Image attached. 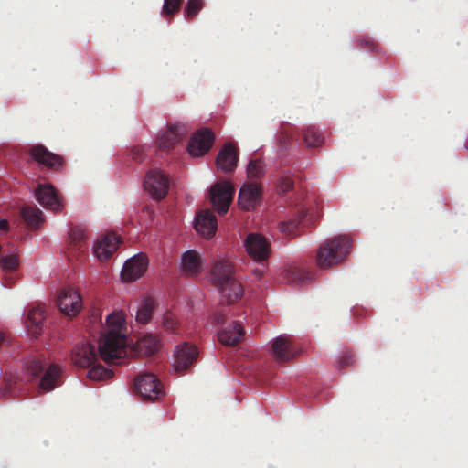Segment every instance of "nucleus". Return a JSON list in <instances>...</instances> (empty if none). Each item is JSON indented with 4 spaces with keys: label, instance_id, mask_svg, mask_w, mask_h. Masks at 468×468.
Returning a JSON list of instances; mask_svg holds the SVG:
<instances>
[{
    "label": "nucleus",
    "instance_id": "obj_1",
    "mask_svg": "<svg viewBox=\"0 0 468 468\" xmlns=\"http://www.w3.org/2000/svg\"><path fill=\"white\" fill-rule=\"evenodd\" d=\"M107 323L113 328L102 337L99 345L100 356L106 363L121 364L127 354V338L120 332L124 318L122 314L113 313L107 316Z\"/></svg>",
    "mask_w": 468,
    "mask_h": 468
},
{
    "label": "nucleus",
    "instance_id": "obj_2",
    "mask_svg": "<svg viewBox=\"0 0 468 468\" xmlns=\"http://www.w3.org/2000/svg\"><path fill=\"white\" fill-rule=\"evenodd\" d=\"M211 279L227 303H233L242 297L243 286L234 278L232 266L228 260H218L214 263Z\"/></svg>",
    "mask_w": 468,
    "mask_h": 468
},
{
    "label": "nucleus",
    "instance_id": "obj_3",
    "mask_svg": "<svg viewBox=\"0 0 468 468\" xmlns=\"http://www.w3.org/2000/svg\"><path fill=\"white\" fill-rule=\"evenodd\" d=\"M351 240L346 236H336L321 243L317 249L315 262L322 270H327L342 262L349 254Z\"/></svg>",
    "mask_w": 468,
    "mask_h": 468
},
{
    "label": "nucleus",
    "instance_id": "obj_4",
    "mask_svg": "<svg viewBox=\"0 0 468 468\" xmlns=\"http://www.w3.org/2000/svg\"><path fill=\"white\" fill-rule=\"evenodd\" d=\"M133 388L144 399L154 400L163 394V385L153 373L138 375L133 381Z\"/></svg>",
    "mask_w": 468,
    "mask_h": 468
},
{
    "label": "nucleus",
    "instance_id": "obj_5",
    "mask_svg": "<svg viewBox=\"0 0 468 468\" xmlns=\"http://www.w3.org/2000/svg\"><path fill=\"white\" fill-rule=\"evenodd\" d=\"M234 196V186L229 181L214 184L210 188V200L219 215L229 211Z\"/></svg>",
    "mask_w": 468,
    "mask_h": 468
},
{
    "label": "nucleus",
    "instance_id": "obj_6",
    "mask_svg": "<svg viewBox=\"0 0 468 468\" xmlns=\"http://www.w3.org/2000/svg\"><path fill=\"white\" fill-rule=\"evenodd\" d=\"M248 254L257 262L262 263L268 260L271 254V244L261 234L250 233L244 241Z\"/></svg>",
    "mask_w": 468,
    "mask_h": 468
},
{
    "label": "nucleus",
    "instance_id": "obj_7",
    "mask_svg": "<svg viewBox=\"0 0 468 468\" xmlns=\"http://www.w3.org/2000/svg\"><path fill=\"white\" fill-rule=\"evenodd\" d=\"M28 154L32 160L45 166L48 170L58 172L64 166V158L50 152L42 144L31 146Z\"/></svg>",
    "mask_w": 468,
    "mask_h": 468
},
{
    "label": "nucleus",
    "instance_id": "obj_8",
    "mask_svg": "<svg viewBox=\"0 0 468 468\" xmlns=\"http://www.w3.org/2000/svg\"><path fill=\"white\" fill-rule=\"evenodd\" d=\"M144 189L156 200L165 198L169 189L167 176L159 170L148 172L144 182Z\"/></svg>",
    "mask_w": 468,
    "mask_h": 468
},
{
    "label": "nucleus",
    "instance_id": "obj_9",
    "mask_svg": "<svg viewBox=\"0 0 468 468\" xmlns=\"http://www.w3.org/2000/svg\"><path fill=\"white\" fill-rule=\"evenodd\" d=\"M57 304L65 315L76 316L82 308V302L80 293L72 288L67 287L60 291Z\"/></svg>",
    "mask_w": 468,
    "mask_h": 468
},
{
    "label": "nucleus",
    "instance_id": "obj_10",
    "mask_svg": "<svg viewBox=\"0 0 468 468\" xmlns=\"http://www.w3.org/2000/svg\"><path fill=\"white\" fill-rule=\"evenodd\" d=\"M148 266V258L139 253L128 260L122 270L121 277L123 282H133L143 276Z\"/></svg>",
    "mask_w": 468,
    "mask_h": 468
},
{
    "label": "nucleus",
    "instance_id": "obj_11",
    "mask_svg": "<svg viewBox=\"0 0 468 468\" xmlns=\"http://www.w3.org/2000/svg\"><path fill=\"white\" fill-rule=\"evenodd\" d=\"M271 354L278 362H287L298 355V349L288 335H280L272 343Z\"/></svg>",
    "mask_w": 468,
    "mask_h": 468
},
{
    "label": "nucleus",
    "instance_id": "obj_12",
    "mask_svg": "<svg viewBox=\"0 0 468 468\" xmlns=\"http://www.w3.org/2000/svg\"><path fill=\"white\" fill-rule=\"evenodd\" d=\"M215 140L214 133L205 128L197 131L188 144V153L193 156H201L211 148Z\"/></svg>",
    "mask_w": 468,
    "mask_h": 468
},
{
    "label": "nucleus",
    "instance_id": "obj_13",
    "mask_svg": "<svg viewBox=\"0 0 468 468\" xmlns=\"http://www.w3.org/2000/svg\"><path fill=\"white\" fill-rule=\"evenodd\" d=\"M198 351L196 346L184 343L175 350L174 367L176 372L186 370L197 358Z\"/></svg>",
    "mask_w": 468,
    "mask_h": 468
},
{
    "label": "nucleus",
    "instance_id": "obj_14",
    "mask_svg": "<svg viewBox=\"0 0 468 468\" xmlns=\"http://www.w3.org/2000/svg\"><path fill=\"white\" fill-rule=\"evenodd\" d=\"M261 197V189L256 183H246L239 190L238 203L241 209L250 211L256 207Z\"/></svg>",
    "mask_w": 468,
    "mask_h": 468
},
{
    "label": "nucleus",
    "instance_id": "obj_15",
    "mask_svg": "<svg viewBox=\"0 0 468 468\" xmlns=\"http://www.w3.org/2000/svg\"><path fill=\"white\" fill-rule=\"evenodd\" d=\"M239 160V149L234 144L229 143L225 144L219 151L217 158L216 165L218 169L224 173H230L237 167Z\"/></svg>",
    "mask_w": 468,
    "mask_h": 468
},
{
    "label": "nucleus",
    "instance_id": "obj_16",
    "mask_svg": "<svg viewBox=\"0 0 468 468\" xmlns=\"http://www.w3.org/2000/svg\"><path fill=\"white\" fill-rule=\"evenodd\" d=\"M35 195L37 201L47 209L58 211L62 207L61 198L51 185H39Z\"/></svg>",
    "mask_w": 468,
    "mask_h": 468
},
{
    "label": "nucleus",
    "instance_id": "obj_17",
    "mask_svg": "<svg viewBox=\"0 0 468 468\" xmlns=\"http://www.w3.org/2000/svg\"><path fill=\"white\" fill-rule=\"evenodd\" d=\"M69 257L82 254L88 249V232L86 227L82 225H75L69 230Z\"/></svg>",
    "mask_w": 468,
    "mask_h": 468
},
{
    "label": "nucleus",
    "instance_id": "obj_18",
    "mask_svg": "<svg viewBox=\"0 0 468 468\" xmlns=\"http://www.w3.org/2000/svg\"><path fill=\"white\" fill-rule=\"evenodd\" d=\"M71 359L78 367H90L98 360L96 348L89 343H80L75 346Z\"/></svg>",
    "mask_w": 468,
    "mask_h": 468
},
{
    "label": "nucleus",
    "instance_id": "obj_19",
    "mask_svg": "<svg viewBox=\"0 0 468 468\" xmlns=\"http://www.w3.org/2000/svg\"><path fill=\"white\" fill-rule=\"evenodd\" d=\"M186 135V128L183 124L168 126L157 139L158 147L163 151H169Z\"/></svg>",
    "mask_w": 468,
    "mask_h": 468
},
{
    "label": "nucleus",
    "instance_id": "obj_20",
    "mask_svg": "<svg viewBox=\"0 0 468 468\" xmlns=\"http://www.w3.org/2000/svg\"><path fill=\"white\" fill-rule=\"evenodd\" d=\"M120 243V237L109 233L96 242L93 252L100 261H107L117 250Z\"/></svg>",
    "mask_w": 468,
    "mask_h": 468
},
{
    "label": "nucleus",
    "instance_id": "obj_21",
    "mask_svg": "<svg viewBox=\"0 0 468 468\" xmlns=\"http://www.w3.org/2000/svg\"><path fill=\"white\" fill-rule=\"evenodd\" d=\"M42 374L39 383L40 392L52 391L62 384V367L59 365H48Z\"/></svg>",
    "mask_w": 468,
    "mask_h": 468
},
{
    "label": "nucleus",
    "instance_id": "obj_22",
    "mask_svg": "<svg viewBox=\"0 0 468 468\" xmlns=\"http://www.w3.org/2000/svg\"><path fill=\"white\" fill-rule=\"evenodd\" d=\"M196 230L206 238H211L218 229L217 218L210 210L200 211L195 219Z\"/></svg>",
    "mask_w": 468,
    "mask_h": 468
},
{
    "label": "nucleus",
    "instance_id": "obj_23",
    "mask_svg": "<svg viewBox=\"0 0 468 468\" xmlns=\"http://www.w3.org/2000/svg\"><path fill=\"white\" fill-rule=\"evenodd\" d=\"M243 335V327L239 323L234 322L229 327L224 328L218 333V340L225 346H236L240 342Z\"/></svg>",
    "mask_w": 468,
    "mask_h": 468
},
{
    "label": "nucleus",
    "instance_id": "obj_24",
    "mask_svg": "<svg viewBox=\"0 0 468 468\" xmlns=\"http://www.w3.org/2000/svg\"><path fill=\"white\" fill-rule=\"evenodd\" d=\"M184 272L188 275H197L201 272V260L196 250L186 251L181 258Z\"/></svg>",
    "mask_w": 468,
    "mask_h": 468
},
{
    "label": "nucleus",
    "instance_id": "obj_25",
    "mask_svg": "<svg viewBox=\"0 0 468 468\" xmlns=\"http://www.w3.org/2000/svg\"><path fill=\"white\" fill-rule=\"evenodd\" d=\"M46 318L45 309L41 306L32 308L27 314V327L31 334L39 335Z\"/></svg>",
    "mask_w": 468,
    "mask_h": 468
},
{
    "label": "nucleus",
    "instance_id": "obj_26",
    "mask_svg": "<svg viewBox=\"0 0 468 468\" xmlns=\"http://www.w3.org/2000/svg\"><path fill=\"white\" fill-rule=\"evenodd\" d=\"M160 346V340L154 335H144L137 341V349L145 356L154 354Z\"/></svg>",
    "mask_w": 468,
    "mask_h": 468
},
{
    "label": "nucleus",
    "instance_id": "obj_27",
    "mask_svg": "<svg viewBox=\"0 0 468 468\" xmlns=\"http://www.w3.org/2000/svg\"><path fill=\"white\" fill-rule=\"evenodd\" d=\"M21 216L31 228H37L42 220V211L37 207L27 206L22 207Z\"/></svg>",
    "mask_w": 468,
    "mask_h": 468
},
{
    "label": "nucleus",
    "instance_id": "obj_28",
    "mask_svg": "<svg viewBox=\"0 0 468 468\" xmlns=\"http://www.w3.org/2000/svg\"><path fill=\"white\" fill-rule=\"evenodd\" d=\"M154 302L152 298L144 299L136 309V321L140 324H147L153 315Z\"/></svg>",
    "mask_w": 468,
    "mask_h": 468
},
{
    "label": "nucleus",
    "instance_id": "obj_29",
    "mask_svg": "<svg viewBox=\"0 0 468 468\" xmlns=\"http://www.w3.org/2000/svg\"><path fill=\"white\" fill-rule=\"evenodd\" d=\"M310 279V274L301 268L290 267L287 270V280L290 283L303 285L307 283Z\"/></svg>",
    "mask_w": 468,
    "mask_h": 468
},
{
    "label": "nucleus",
    "instance_id": "obj_30",
    "mask_svg": "<svg viewBox=\"0 0 468 468\" xmlns=\"http://www.w3.org/2000/svg\"><path fill=\"white\" fill-rule=\"evenodd\" d=\"M303 141L308 147H318L324 143V136L314 126H308L304 130Z\"/></svg>",
    "mask_w": 468,
    "mask_h": 468
},
{
    "label": "nucleus",
    "instance_id": "obj_31",
    "mask_svg": "<svg viewBox=\"0 0 468 468\" xmlns=\"http://www.w3.org/2000/svg\"><path fill=\"white\" fill-rule=\"evenodd\" d=\"M24 367L27 372L34 378L40 376L47 367L44 362L36 356L26 358Z\"/></svg>",
    "mask_w": 468,
    "mask_h": 468
},
{
    "label": "nucleus",
    "instance_id": "obj_32",
    "mask_svg": "<svg viewBox=\"0 0 468 468\" xmlns=\"http://www.w3.org/2000/svg\"><path fill=\"white\" fill-rule=\"evenodd\" d=\"M90 369L88 371V378L92 380H104L112 378V371L105 368L101 364H96V362L90 367Z\"/></svg>",
    "mask_w": 468,
    "mask_h": 468
},
{
    "label": "nucleus",
    "instance_id": "obj_33",
    "mask_svg": "<svg viewBox=\"0 0 468 468\" xmlns=\"http://www.w3.org/2000/svg\"><path fill=\"white\" fill-rule=\"evenodd\" d=\"M264 173L263 163L260 159L250 160L247 166V176L249 178H260Z\"/></svg>",
    "mask_w": 468,
    "mask_h": 468
},
{
    "label": "nucleus",
    "instance_id": "obj_34",
    "mask_svg": "<svg viewBox=\"0 0 468 468\" xmlns=\"http://www.w3.org/2000/svg\"><path fill=\"white\" fill-rule=\"evenodd\" d=\"M204 6V0H188L185 6V17L193 19Z\"/></svg>",
    "mask_w": 468,
    "mask_h": 468
},
{
    "label": "nucleus",
    "instance_id": "obj_35",
    "mask_svg": "<svg viewBox=\"0 0 468 468\" xmlns=\"http://www.w3.org/2000/svg\"><path fill=\"white\" fill-rule=\"evenodd\" d=\"M356 41H357L358 46L361 48H363L365 50L371 51V52H378V43L373 38H371L370 37H368V36H359L356 38Z\"/></svg>",
    "mask_w": 468,
    "mask_h": 468
},
{
    "label": "nucleus",
    "instance_id": "obj_36",
    "mask_svg": "<svg viewBox=\"0 0 468 468\" xmlns=\"http://www.w3.org/2000/svg\"><path fill=\"white\" fill-rule=\"evenodd\" d=\"M300 219H290L289 221H283L280 223V230L281 232L289 235L294 236L296 235V230L300 226Z\"/></svg>",
    "mask_w": 468,
    "mask_h": 468
},
{
    "label": "nucleus",
    "instance_id": "obj_37",
    "mask_svg": "<svg viewBox=\"0 0 468 468\" xmlns=\"http://www.w3.org/2000/svg\"><path fill=\"white\" fill-rule=\"evenodd\" d=\"M163 327L166 331L177 333L178 322L171 312H166L163 317Z\"/></svg>",
    "mask_w": 468,
    "mask_h": 468
},
{
    "label": "nucleus",
    "instance_id": "obj_38",
    "mask_svg": "<svg viewBox=\"0 0 468 468\" xmlns=\"http://www.w3.org/2000/svg\"><path fill=\"white\" fill-rule=\"evenodd\" d=\"M182 0H164L163 12L165 15H174L181 6Z\"/></svg>",
    "mask_w": 468,
    "mask_h": 468
},
{
    "label": "nucleus",
    "instance_id": "obj_39",
    "mask_svg": "<svg viewBox=\"0 0 468 468\" xmlns=\"http://www.w3.org/2000/svg\"><path fill=\"white\" fill-rule=\"evenodd\" d=\"M0 265L4 270L13 271L18 265L17 257L16 255H9L3 257L0 260Z\"/></svg>",
    "mask_w": 468,
    "mask_h": 468
},
{
    "label": "nucleus",
    "instance_id": "obj_40",
    "mask_svg": "<svg viewBox=\"0 0 468 468\" xmlns=\"http://www.w3.org/2000/svg\"><path fill=\"white\" fill-rule=\"evenodd\" d=\"M355 363V356L351 352H346L343 355V356L337 361V369L342 370L347 367L352 366Z\"/></svg>",
    "mask_w": 468,
    "mask_h": 468
},
{
    "label": "nucleus",
    "instance_id": "obj_41",
    "mask_svg": "<svg viewBox=\"0 0 468 468\" xmlns=\"http://www.w3.org/2000/svg\"><path fill=\"white\" fill-rule=\"evenodd\" d=\"M293 139H294L293 135L289 133V132L286 129H284V131H282L281 133V135L279 138V143H280L281 147L286 149L289 146L290 142Z\"/></svg>",
    "mask_w": 468,
    "mask_h": 468
},
{
    "label": "nucleus",
    "instance_id": "obj_42",
    "mask_svg": "<svg viewBox=\"0 0 468 468\" xmlns=\"http://www.w3.org/2000/svg\"><path fill=\"white\" fill-rule=\"evenodd\" d=\"M132 158L136 162H142L144 159V148L142 146H135L131 152Z\"/></svg>",
    "mask_w": 468,
    "mask_h": 468
},
{
    "label": "nucleus",
    "instance_id": "obj_43",
    "mask_svg": "<svg viewBox=\"0 0 468 468\" xmlns=\"http://www.w3.org/2000/svg\"><path fill=\"white\" fill-rule=\"evenodd\" d=\"M279 187L282 193H286L292 189L293 180L290 177H283L280 181Z\"/></svg>",
    "mask_w": 468,
    "mask_h": 468
},
{
    "label": "nucleus",
    "instance_id": "obj_44",
    "mask_svg": "<svg viewBox=\"0 0 468 468\" xmlns=\"http://www.w3.org/2000/svg\"><path fill=\"white\" fill-rule=\"evenodd\" d=\"M261 265V268H257L254 270V274L257 276V278H261L264 271H265V268H266V261H264V266L262 265V263H260Z\"/></svg>",
    "mask_w": 468,
    "mask_h": 468
},
{
    "label": "nucleus",
    "instance_id": "obj_45",
    "mask_svg": "<svg viewBox=\"0 0 468 468\" xmlns=\"http://www.w3.org/2000/svg\"><path fill=\"white\" fill-rule=\"evenodd\" d=\"M8 228H9L8 221L6 219H1L0 220V229L5 231L8 229Z\"/></svg>",
    "mask_w": 468,
    "mask_h": 468
},
{
    "label": "nucleus",
    "instance_id": "obj_46",
    "mask_svg": "<svg viewBox=\"0 0 468 468\" xmlns=\"http://www.w3.org/2000/svg\"><path fill=\"white\" fill-rule=\"evenodd\" d=\"M215 321L218 323V324H220V323H223L224 322V315L222 314H217L215 315Z\"/></svg>",
    "mask_w": 468,
    "mask_h": 468
},
{
    "label": "nucleus",
    "instance_id": "obj_47",
    "mask_svg": "<svg viewBox=\"0 0 468 468\" xmlns=\"http://www.w3.org/2000/svg\"><path fill=\"white\" fill-rule=\"evenodd\" d=\"M4 339V335L0 333V345L3 343Z\"/></svg>",
    "mask_w": 468,
    "mask_h": 468
},
{
    "label": "nucleus",
    "instance_id": "obj_48",
    "mask_svg": "<svg viewBox=\"0 0 468 468\" xmlns=\"http://www.w3.org/2000/svg\"><path fill=\"white\" fill-rule=\"evenodd\" d=\"M228 292H230L231 294H233V293H234V290H233V288L229 289V290H228Z\"/></svg>",
    "mask_w": 468,
    "mask_h": 468
}]
</instances>
